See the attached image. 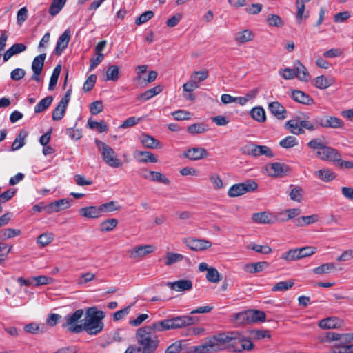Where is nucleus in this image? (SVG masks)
<instances>
[{"mask_svg": "<svg viewBox=\"0 0 353 353\" xmlns=\"http://www.w3.org/2000/svg\"><path fill=\"white\" fill-rule=\"evenodd\" d=\"M294 283L292 280L285 281H280L276 283L272 288V290L275 291H286L294 285Z\"/></svg>", "mask_w": 353, "mask_h": 353, "instance_id": "8fccbe9b", "label": "nucleus"}, {"mask_svg": "<svg viewBox=\"0 0 353 353\" xmlns=\"http://www.w3.org/2000/svg\"><path fill=\"white\" fill-rule=\"evenodd\" d=\"M296 5L297 8L296 18L297 23L300 24L303 17L307 19L309 16L308 14L303 16L304 10L305 8V3H303V2L301 1V0H296Z\"/></svg>", "mask_w": 353, "mask_h": 353, "instance_id": "3c124183", "label": "nucleus"}, {"mask_svg": "<svg viewBox=\"0 0 353 353\" xmlns=\"http://www.w3.org/2000/svg\"><path fill=\"white\" fill-rule=\"evenodd\" d=\"M183 155L191 161H198L208 157L209 153L206 149L201 147H194L184 151Z\"/></svg>", "mask_w": 353, "mask_h": 353, "instance_id": "ddd939ff", "label": "nucleus"}, {"mask_svg": "<svg viewBox=\"0 0 353 353\" xmlns=\"http://www.w3.org/2000/svg\"><path fill=\"white\" fill-rule=\"evenodd\" d=\"M269 263L266 261H260L245 265L244 270L247 272L254 274L262 272L268 268Z\"/></svg>", "mask_w": 353, "mask_h": 353, "instance_id": "a878e982", "label": "nucleus"}, {"mask_svg": "<svg viewBox=\"0 0 353 353\" xmlns=\"http://www.w3.org/2000/svg\"><path fill=\"white\" fill-rule=\"evenodd\" d=\"M267 23L270 26L282 27L283 21L282 19L277 14H270L267 18Z\"/></svg>", "mask_w": 353, "mask_h": 353, "instance_id": "13d9d810", "label": "nucleus"}, {"mask_svg": "<svg viewBox=\"0 0 353 353\" xmlns=\"http://www.w3.org/2000/svg\"><path fill=\"white\" fill-rule=\"evenodd\" d=\"M169 319L172 330L183 328L194 325L198 322V319L188 315L177 316Z\"/></svg>", "mask_w": 353, "mask_h": 353, "instance_id": "6e6552de", "label": "nucleus"}, {"mask_svg": "<svg viewBox=\"0 0 353 353\" xmlns=\"http://www.w3.org/2000/svg\"><path fill=\"white\" fill-rule=\"evenodd\" d=\"M154 247L152 245H144L135 247L130 252V257H142L145 255L152 253L154 251Z\"/></svg>", "mask_w": 353, "mask_h": 353, "instance_id": "a211bd4d", "label": "nucleus"}, {"mask_svg": "<svg viewBox=\"0 0 353 353\" xmlns=\"http://www.w3.org/2000/svg\"><path fill=\"white\" fill-rule=\"evenodd\" d=\"M67 0H53L50 8L49 13L52 16L57 15L63 8Z\"/></svg>", "mask_w": 353, "mask_h": 353, "instance_id": "ea45409f", "label": "nucleus"}, {"mask_svg": "<svg viewBox=\"0 0 353 353\" xmlns=\"http://www.w3.org/2000/svg\"><path fill=\"white\" fill-rule=\"evenodd\" d=\"M105 313L102 310H98L96 307H90L85 310V318L82 323V332L85 331L90 335H97L104 327L103 319Z\"/></svg>", "mask_w": 353, "mask_h": 353, "instance_id": "f03ea898", "label": "nucleus"}, {"mask_svg": "<svg viewBox=\"0 0 353 353\" xmlns=\"http://www.w3.org/2000/svg\"><path fill=\"white\" fill-rule=\"evenodd\" d=\"M257 188V183L254 180L250 179L232 185L228 190V194L230 197H236L247 192H253Z\"/></svg>", "mask_w": 353, "mask_h": 353, "instance_id": "423d86ee", "label": "nucleus"}, {"mask_svg": "<svg viewBox=\"0 0 353 353\" xmlns=\"http://www.w3.org/2000/svg\"><path fill=\"white\" fill-rule=\"evenodd\" d=\"M150 180L152 181H157L165 185H169L170 183V180L164 174L157 171L152 172V175Z\"/></svg>", "mask_w": 353, "mask_h": 353, "instance_id": "4d7b16f0", "label": "nucleus"}, {"mask_svg": "<svg viewBox=\"0 0 353 353\" xmlns=\"http://www.w3.org/2000/svg\"><path fill=\"white\" fill-rule=\"evenodd\" d=\"M344 125L343 121L336 117L327 115L326 128H341Z\"/></svg>", "mask_w": 353, "mask_h": 353, "instance_id": "79ce46f5", "label": "nucleus"}, {"mask_svg": "<svg viewBox=\"0 0 353 353\" xmlns=\"http://www.w3.org/2000/svg\"><path fill=\"white\" fill-rule=\"evenodd\" d=\"M265 169L268 174L272 177H283L290 172V167L288 165L279 162L268 163Z\"/></svg>", "mask_w": 353, "mask_h": 353, "instance_id": "1a4fd4ad", "label": "nucleus"}, {"mask_svg": "<svg viewBox=\"0 0 353 353\" xmlns=\"http://www.w3.org/2000/svg\"><path fill=\"white\" fill-rule=\"evenodd\" d=\"M52 240L53 237L52 234L43 233L38 236L37 241L42 247H44L50 243Z\"/></svg>", "mask_w": 353, "mask_h": 353, "instance_id": "e2e57ef3", "label": "nucleus"}, {"mask_svg": "<svg viewBox=\"0 0 353 353\" xmlns=\"http://www.w3.org/2000/svg\"><path fill=\"white\" fill-rule=\"evenodd\" d=\"M217 334L210 338L205 343L198 346H193L190 348L188 353H207V352H216L220 351L219 345L218 343Z\"/></svg>", "mask_w": 353, "mask_h": 353, "instance_id": "0eeeda50", "label": "nucleus"}, {"mask_svg": "<svg viewBox=\"0 0 353 353\" xmlns=\"http://www.w3.org/2000/svg\"><path fill=\"white\" fill-rule=\"evenodd\" d=\"M95 144L101 152L103 161L110 167L119 168L122 162L117 158L114 150L103 141L95 139Z\"/></svg>", "mask_w": 353, "mask_h": 353, "instance_id": "20e7f679", "label": "nucleus"}, {"mask_svg": "<svg viewBox=\"0 0 353 353\" xmlns=\"http://www.w3.org/2000/svg\"><path fill=\"white\" fill-rule=\"evenodd\" d=\"M285 128L288 129L292 134L299 135L305 132L301 125V121L299 123L296 119H291L285 123Z\"/></svg>", "mask_w": 353, "mask_h": 353, "instance_id": "cd10ccee", "label": "nucleus"}, {"mask_svg": "<svg viewBox=\"0 0 353 353\" xmlns=\"http://www.w3.org/2000/svg\"><path fill=\"white\" fill-rule=\"evenodd\" d=\"M46 57V54L43 53L41 54L33 59L32 63V70L33 71V74L31 77V79L35 81H40V74L42 72L43 68L44 65V61Z\"/></svg>", "mask_w": 353, "mask_h": 353, "instance_id": "f8f14e48", "label": "nucleus"}, {"mask_svg": "<svg viewBox=\"0 0 353 353\" xmlns=\"http://www.w3.org/2000/svg\"><path fill=\"white\" fill-rule=\"evenodd\" d=\"M248 248L261 254H269L272 249L268 245H261L255 243H251L248 245Z\"/></svg>", "mask_w": 353, "mask_h": 353, "instance_id": "680f3d73", "label": "nucleus"}, {"mask_svg": "<svg viewBox=\"0 0 353 353\" xmlns=\"http://www.w3.org/2000/svg\"><path fill=\"white\" fill-rule=\"evenodd\" d=\"M281 259L288 261L301 259L297 248L290 250L289 251L282 254Z\"/></svg>", "mask_w": 353, "mask_h": 353, "instance_id": "6e6d98bb", "label": "nucleus"}, {"mask_svg": "<svg viewBox=\"0 0 353 353\" xmlns=\"http://www.w3.org/2000/svg\"><path fill=\"white\" fill-rule=\"evenodd\" d=\"M115 205H116V202L113 201L100 205L99 207L101 216L103 213H108V212H111L113 211L120 210L121 207L120 206L117 207Z\"/></svg>", "mask_w": 353, "mask_h": 353, "instance_id": "37998d69", "label": "nucleus"}, {"mask_svg": "<svg viewBox=\"0 0 353 353\" xmlns=\"http://www.w3.org/2000/svg\"><path fill=\"white\" fill-rule=\"evenodd\" d=\"M342 321L336 317H330L319 321V326L323 329H334L341 327Z\"/></svg>", "mask_w": 353, "mask_h": 353, "instance_id": "393cba45", "label": "nucleus"}, {"mask_svg": "<svg viewBox=\"0 0 353 353\" xmlns=\"http://www.w3.org/2000/svg\"><path fill=\"white\" fill-rule=\"evenodd\" d=\"M79 214L89 219H97L101 216L99 207L88 206L82 208L79 211Z\"/></svg>", "mask_w": 353, "mask_h": 353, "instance_id": "b1692460", "label": "nucleus"}, {"mask_svg": "<svg viewBox=\"0 0 353 353\" xmlns=\"http://www.w3.org/2000/svg\"><path fill=\"white\" fill-rule=\"evenodd\" d=\"M134 156L141 163H157L158 161L157 157L149 151H136Z\"/></svg>", "mask_w": 353, "mask_h": 353, "instance_id": "5701e85b", "label": "nucleus"}, {"mask_svg": "<svg viewBox=\"0 0 353 353\" xmlns=\"http://www.w3.org/2000/svg\"><path fill=\"white\" fill-rule=\"evenodd\" d=\"M67 107L60 105V103H58L57 107L52 111V117L54 121H60L65 115V112Z\"/></svg>", "mask_w": 353, "mask_h": 353, "instance_id": "bf43d9fd", "label": "nucleus"}, {"mask_svg": "<svg viewBox=\"0 0 353 353\" xmlns=\"http://www.w3.org/2000/svg\"><path fill=\"white\" fill-rule=\"evenodd\" d=\"M21 234L19 229L6 228L0 231V241H6Z\"/></svg>", "mask_w": 353, "mask_h": 353, "instance_id": "58836bf2", "label": "nucleus"}, {"mask_svg": "<svg viewBox=\"0 0 353 353\" xmlns=\"http://www.w3.org/2000/svg\"><path fill=\"white\" fill-rule=\"evenodd\" d=\"M316 154V157L320 159L332 161L335 165L341 157V154L338 152L337 150L326 145H325L322 150H318Z\"/></svg>", "mask_w": 353, "mask_h": 353, "instance_id": "9b49d317", "label": "nucleus"}, {"mask_svg": "<svg viewBox=\"0 0 353 353\" xmlns=\"http://www.w3.org/2000/svg\"><path fill=\"white\" fill-rule=\"evenodd\" d=\"M167 285L172 290L177 292L190 290L192 288V282L188 279H181L174 282H169Z\"/></svg>", "mask_w": 353, "mask_h": 353, "instance_id": "dca6fc26", "label": "nucleus"}, {"mask_svg": "<svg viewBox=\"0 0 353 353\" xmlns=\"http://www.w3.org/2000/svg\"><path fill=\"white\" fill-rule=\"evenodd\" d=\"M341 340L343 343H350L353 342V333L339 334L334 332H327L325 335L322 337L323 342H330L332 341Z\"/></svg>", "mask_w": 353, "mask_h": 353, "instance_id": "4468645a", "label": "nucleus"}, {"mask_svg": "<svg viewBox=\"0 0 353 353\" xmlns=\"http://www.w3.org/2000/svg\"><path fill=\"white\" fill-rule=\"evenodd\" d=\"M119 221L117 219H108L102 221L99 225V230L103 232H108L113 230L118 225Z\"/></svg>", "mask_w": 353, "mask_h": 353, "instance_id": "473e14b6", "label": "nucleus"}, {"mask_svg": "<svg viewBox=\"0 0 353 353\" xmlns=\"http://www.w3.org/2000/svg\"><path fill=\"white\" fill-rule=\"evenodd\" d=\"M268 108L271 113L278 119L283 120L286 117V110L279 102H272L269 103Z\"/></svg>", "mask_w": 353, "mask_h": 353, "instance_id": "6ab92c4d", "label": "nucleus"}, {"mask_svg": "<svg viewBox=\"0 0 353 353\" xmlns=\"http://www.w3.org/2000/svg\"><path fill=\"white\" fill-rule=\"evenodd\" d=\"M135 338L141 353H155L160 341L157 334L143 326L137 330Z\"/></svg>", "mask_w": 353, "mask_h": 353, "instance_id": "7ed1b4c3", "label": "nucleus"}, {"mask_svg": "<svg viewBox=\"0 0 353 353\" xmlns=\"http://www.w3.org/2000/svg\"><path fill=\"white\" fill-rule=\"evenodd\" d=\"M88 125L90 129H97V130L100 132H104L108 130V125L104 122H98L95 121H92L90 119L88 121Z\"/></svg>", "mask_w": 353, "mask_h": 353, "instance_id": "09e8293b", "label": "nucleus"}, {"mask_svg": "<svg viewBox=\"0 0 353 353\" xmlns=\"http://www.w3.org/2000/svg\"><path fill=\"white\" fill-rule=\"evenodd\" d=\"M335 269H336V266L334 263H324L320 266L315 268L313 270V272L317 274H322L330 273L332 271L334 270Z\"/></svg>", "mask_w": 353, "mask_h": 353, "instance_id": "a18cd8bd", "label": "nucleus"}, {"mask_svg": "<svg viewBox=\"0 0 353 353\" xmlns=\"http://www.w3.org/2000/svg\"><path fill=\"white\" fill-rule=\"evenodd\" d=\"M183 242L192 250L203 251L212 246V243L205 239H198L196 238H185Z\"/></svg>", "mask_w": 353, "mask_h": 353, "instance_id": "9d476101", "label": "nucleus"}, {"mask_svg": "<svg viewBox=\"0 0 353 353\" xmlns=\"http://www.w3.org/2000/svg\"><path fill=\"white\" fill-rule=\"evenodd\" d=\"M71 37V31L69 28L66 29L63 34H61L56 43L54 54L60 56L63 51L68 47Z\"/></svg>", "mask_w": 353, "mask_h": 353, "instance_id": "2eb2a0df", "label": "nucleus"}, {"mask_svg": "<svg viewBox=\"0 0 353 353\" xmlns=\"http://www.w3.org/2000/svg\"><path fill=\"white\" fill-rule=\"evenodd\" d=\"M154 334L158 332H163L172 330L170 319L156 321L150 325H146Z\"/></svg>", "mask_w": 353, "mask_h": 353, "instance_id": "f3484780", "label": "nucleus"}, {"mask_svg": "<svg viewBox=\"0 0 353 353\" xmlns=\"http://www.w3.org/2000/svg\"><path fill=\"white\" fill-rule=\"evenodd\" d=\"M154 16V12L152 10H148L142 13L138 18L135 20V24L137 26H141L146 22H148L150 19H151Z\"/></svg>", "mask_w": 353, "mask_h": 353, "instance_id": "864d4df0", "label": "nucleus"}, {"mask_svg": "<svg viewBox=\"0 0 353 353\" xmlns=\"http://www.w3.org/2000/svg\"><path fill=\"white\" fill-rule=\"evenodd\" d=\"M232 321L238 325H243L251 323L250 310L242 311L239 313L234 314L232 316Z\"/></svg>", "mask_w": 353, "mask_h": 353, "instance_id": "c756f323", "label": "nucleus"}, {"mask_svg": "<svg viewBox=\"0 0 353 353\" xmlns=\"http://www.w3.org/2000/svg\"><path fill=\"white\" fill-rule=\"evenodd\" d=\"M106 77L108 81H117L119 79V68L115 65H111L106 71Z\"/></svg>", "mask_w": 353, "mask_h": 353, "instance_id": "a19ab883", "label": "nucleus"}, {"mask_svg": "<svg viewBox=\"0 0 353 353\" xmlns=\"http://www.w3.org/2000/svg\"><path fill=\"white\" fill-rule=\"evenodd\" d=\"M292 99L300 103L312 105L314 103L313 99L307 94L301 90H293L292 92Z\"/></svg>", "mask_w": 353, "mask_h": 353, "instance_id": "412c9836", "label": "nucleus"}, {"mask_svg": "<svg viewBox=\"0 0 353 353\" xmlns=\"http://www.w3.org/2000/svg\"><path fill=\"white\" fill-rule=\"evenodd\" d=\"M96 81L97 76L95 74H90L84 83L83 90L85 92H90L94 86Z\"/></svg>", "mask_w": 353, "mask_h": 353, "instance_id": "69168bd1", "label": "nucleus"}, {"mask_svg": "<svg viewBox=\"0 0 353 353\" xmlns=\"http://www.w3.org/2000/svg\"><path fill=\"white\" fill-rule=\"evenodd\" d=\"M252 219L254 222L259 223L265 224L273 223L272 215L266 212L254 213L252 216Z\"/></svg>", "mask_w": 353, "mask_h": 353, "instance_id": "7c9ffc66", "label": "nucleus"}, {"mask_svg": "<svg viewBox=\"0 0 353 353\" xmlns=\"http://www.w3.org/2000/svg\"><path fill=\"white\" fill-rule=\"evenodd\" d=\"M250 114L254 120L259 123H263L266 121L265 112L262 107L257 106L253 108L250 110Z\"/></svg>", "mask_w": 353, "mask_h": 353, "instance_id": "2f4dec72", "label": "nucleus"}, {"mask_svg": "<svg viewBox=\"0 0 353 353\" xmlns=\"http://www.w3.org/2000/svg\"><path fill=\"white\" fill-rule=\"evenodd\" d=\"M295 76L300 81H308L310 79V74H309L306 68L299 61H296L294 63Z\"/></svg>", "mask_w": 353, "mask_h": 353, "instance_id": "aec40b11", "label": "nucleus"}, {"mask_svg": "<svg viewBox=\"0 0 353 353\" xmlns=\"http://www.w3.org/2000/svg\"><path fill=\"white\" fill-rule=\"evenodd\" d=\"M184 259V256L179 253L168 252L165 256L166 265H171L172 264L179 262Z\"/></svg>", "mask_w": 353, "mask_h": 353, "instance_id": "49530a36", "label": "nucleus"}, {"mask_svg": "<svg viewBox=\"0 0 353 353\" xmlns=\"http://www.w3.org/2000/svg\"><path fill=\"white\" fill-rule=\"evenodd\" d=\"M315 176L319 179L329 182L334 180L336 178V174L330 169H323L315 172Z\"/></svg>", "mask_w": 353, "mask_h": 353, "instance_id": "72a5a7b5", "label": "nucleus"}, {"mask_svg": "<svg viewBox=\"0 0 353 353\" xmlns=\"http://www.w3.org/2000/svg\"><path fill=\"white\" fill-rule=\"evenodd\" d=\"M314 85L317 88L323 90L328 88L330 84L324 76H319L314 79Z\"/></svg>", "mask_w": 353, "mask_h": 353, "instance_id": "338daca9", "label": "nucleus"}, {"mask_svg": "<svg viewBox=\"0 0 353 353\" xmlns=\"http://www.w3.org/2000/svg\"><path fill=\"white\" fill-rule=\"evenodd\" d=\"M61 65L60 64H58L53 70L52 74L50 77L49 85H48L49 90H50V91L54 90L55 86L57 84L58 79L61 74Z\"/></svg>", "mask_w": 353, "mask_h": 353, "instance_id": "4c0bfd02", "label": "nucleus"}, {"mask_svg": "<svg viewBox=\"0 0 353 353\" xmlns=\"http://www.w3.org/2000/svg\"><path fill=\"white\" fill-rule=\"evenodd\" d=\"M103 110V105L101 101H95L90 104V111L93 115L98 114Z\"/></svg>", "mask_w": 353, "mask_h": 353, "instance_id": "0e129e2a", "label": "nucleus"}, {"mask_svg": "<svg viewBox=\"0 0 353 353\" xmlns=\"http://www.w3.org/2000/svg\"><path fill=\"white\" fill-rule=\"evenodd\" d=\"M302 193V188L298 186H295L291 190L289 196L292 201L300 202L303 199Z\"/></svg>", "mask_w": 353, "mask_h": 353, "instance_id": "052dcab7", "label": "nucleus"}, {"mask_svg": "<svg viewBox=\"0 0 353 353\" xmlns=\"http://www.w3.org/2000/svg\"><path fill=\"white\" fill-rule=\"evenodd\" d=\"M68 207L69 202L67 199H59L48 204L46 208V212L50 214L54 212H59L60 210L65 209Z\"/></svg>", "mask_w": 353, "mask_h": 353, "instance_id": "bb28decb", "label": "nucleus"}, {"mask_svg": "<svg viewBox=\"0 0 353 353\" xmlns=\"http://www.w3.org/2000/svg\"><path fill=\"white\" fill-rule=\"evenodd\" d=\"M217 337L220 351L227 350L230 352L241 353L254 348V344L250 338L245 337L238 331L219 333Z\"/></svg>", "mask_w": 353, "mask_h": 353, "instance_id": "f257e3e1", "label": "nucleus"}, {"mask_svg": "<svg viewBox=\"0 0 353 353\" xmlns=\"http://www.w3.org/2000/svg\"><path fill=\"white\" fill-rule=\"evenodd\" d=\"M163 90V86L161 85H158L151 89H149L141 94L139 96V99L143 101H148L152 97L156 96L157 94L161 92Z\"/></svg>", "mask_w": 353, "mask_h": 353, "instance_id": "c9c22d12", "label": "nucleus"}, {"mask_svg": "<svg viewBox=\"0 0 353 353\" xmlns=\"http://www.w3.org/2000/svg\"><path fill=\"white\" fill-rule=\"evenodd\" d=\"M235 41L238 43H244L253 40L254 34L250 30L245 29L236 34Z\"/></svg>", "mask_w": 353, "mask_h": 353, "instance_id": "f704fd0d", "label": "nucleus"}, {"mask_svg": "<svg viewBox=\"0 0 353 353\" xmlns=\"http://www.w3.org/2000/svg\"><path fill=\"white\" fill-rule=\"evenodd\" d=\"M181 350L182 341H176L166 348L165 353H179Z\"/></svg>", "mask_w": 353, "mask_h": 353, "instance_id": "774afa93", "label": "nucleus"}, {"mask_svg": "<svg viewBox=\"0 0 353 353\" xmlns=\"http://www.w3.org/2000/svg\"><path fill=\"white\" fill-rule=\"evenodd\" d=\"M141 143L147 148H161L162 147L161 143L154 137L148 134H143L140 138Z\"/></svg>", "mask_w": 353, "mask_h": 353, "instance_id": "4be33fe9", "label": "nucleus"}, {"mask_svg": "<svg viewBox=\"0 0 353 353\" xmlns=\"http://www.w3.org/2000/svg\"><path fill=\"white\" fill-rule=\"evenodd\" d=\"M299 144L296 137L293 136H288L279 142V145L285 149L293 148Z\"/></svg>", "mask_w": 353, "mask_h": 353, "instance_id": "c03bdc74", "label": "nucleus"}, {"mask_svg": "<svg viewBox=\"0 0 353 353\" xmlns=\"http://www.w3.org/2000/svg\"><path fill=\"white\" fill-rule=\"evenodd\" d=\"M206 279L209 282L216 283L221 280V276L216 268H210L206 274Z\"/></svg>", "mask_w": 353, "mask_h": 353, "instance_id": "603ef678", "label": "nucleus"}, {"mask_svg": "<svg viewBox=\"0 0 353 353\" xmlns=\"http://www.w3.org/2000/svg\"><path fill=\"white\" fill-rule=\"evenodd\" d=\"M207 130V125L203 123H198L188 126L187 131L188 133L194 134L205 132Z\"/></svg>", "mask_w": 353, "mask_h": 353, "instance_id": "de8ad7c7", "label": "nucleus"}, {"mask_svg": "<svg viewBox=\"0 0 353 353\" xmlns=\"http://www.w3.org/2000/svg\"><path fill=\"white\" fill-rule=\"evenodd\" d=\"M83 315L82 309L77 310L72 314H68L64 317L65 322L62 327L72 334H79L82 332V323H79Z\"/></svg>", "mask_w": 353, "mask_h": 353, "instance_id": "39448f33", "label": "nucleus"}, {"mask_svg": "<svg viewBox=\"0 0 353 353\" xmlns=\"http://www.w3.org/2000/svg\"><path fill=\"white\" fill-rule=\"evenodd\" d=\"M53 101L52 96H48L41 99L34 107L35 113H41L48 108Z\"/></svg>", "mask_w": 353, "mask_h": 353, "instance_id": "e433bc0d", "label": "nucleus"}, {"mask_svg": "<svg viewBox=\"0 0 353 353\" xmlns=\"http://www.w3.org/2000/svg\"><path fill=\"white\" fill-rule=\"evenodd\" d=\"M27 136L28 132L23 129L21 130L12 144L11 150L15 151L21 148L26 143L25 139Z\"/></svg>", "mask_w": 353, "mask_h": 353, "instance_id": "c85d7f7f", "label": "nucleus"}, {"mask_svg": "<svg viewBox=\"0 0 353 353\" xmlns=\"http://www.w3.org/2000/svg\"><path fill=\"white\" fill-rule=\"evenodd\" d=\"M251 323L263 322L265 320V314L261 310H250Z\"/></svg>", "mask_w": 353, "mask_h": 353, "instance_id": "5fc2aeb1", "label": "nucleus"}]
</instances>
